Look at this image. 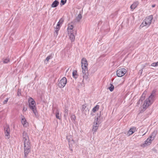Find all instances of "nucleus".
Here are the masks:
<instances>
[{
	"mask_svg": "<svg viewBox=\"0 0 158 158\" xmlns=\"http://www.w3.org/2000/svg\"><path fill=\"white\" fill-rule=\"evenodd\" d=\"M23 143L24 157H26L31 151V143L27 133L24 131L23 133Z\"/></svg>",
	"mask_w": 158,
	"mask_h": 158,
	"instance_id": "1",
	"label": "nucleus"
},
{
	"mask_svg": "<svg viewBox=\"0 0 158 158\" xmlns=\"http://www.w3.org/2000/svg\"><path fill=\"white\" fill-rule=\"evenodd\" d=\"M81 66L82 69V73L81 74V76L83 77L82 81L84 79H87L88 76V62L86 59L85 58H82L81 60Z\"/></svg>",
	"mask_w": 158,
	"mask_h": 158,
	"instance_id": "2",
	"label": "nucleus"
},
{
	"mask_svg": "<svg viewBox=\"0 0 158 158\" xmlns=\"http://www.w3.org/2000/svg\"><path fill=\"white\" fill-rule=\"evenodd\" d=\"M155 96V91H152L151 95L144 101V103L140 107L142 111H144L150 105L152 104Z\"/></svg>",
	"mask_w": 158,
	"mask_h": 158,
	"instance_id": "3",
	"label": "nucleus"
},
{
	"mask_svg": "<svg viewBox=\"0 0 158 158\" xmlns=\"http://www.w3.org/2000/svg\"><path fill=\"white\" fill-rule=\"evenodd\" d=\"M73 23H71L68 24L67 31L70 39L72 42L74 41L75 40V36L73 30Z\"/></svg>",
	"mask_w": 158,
	"mask_h": 158,
	"instance_id": "4",
	"label": "nucleus"
},
{
	"mask_svg": "<svg viewBox=\"0 0 158 158\" xmlns=\"http://www.w3.org/2000/svg\"><path fill=\"white\" fill-rule=\"evenodd\" d=\"M73 23H71L68 24L67 31L70 39L72 42L74 41L75 40V36L73 30Z\"/></svg>",
	"mask_w": 158,
	"mask_h": 158,
	"instance_id": "5",
	"label": "nucleus"
},
{
	"mask_svg": "<svg viewBox=\"0 0 158 158\" xmlns=\"http://www.w3.org/2000/svg\"><path fill=\"white\" fill-rule=\"evenodd\" d=\"M152 19L153 16L152 15H150L147 17L143 20L140 26V27L141 28L144 27H149L151 23Z\"/></svg>",
	"mask_w": 158,
	"mask_h": 158,
	"instance_id": "6",
	"label": "nucleus"
},
{
	"mask_svg": "<svg viewBox=\"0 0 158 158\" xmlns=\"http://www.w3.org/2000/svg\"><path fill=\"white\" fill-rule=\"evenodd\" d=\"M29 106L32 110L36 116L37 115V113L35 107V103L34 100L31 98H29L28 100Z\"/></svg>",
	"mask_w": 158,
	"mask_h": 158,
	"instance_id": "7",
	"label": "nucleus"
},
{
	"mask_svg": "<svg viewBox=\"0 0 158 158\" xmlns=\"http://www.w3.org/2000/svg\"><path fill=\"white\" fill-rule=\"evenodd\" d=\"M127 71L124 68L120 69L117 71V75L118 77H122L126 73Z\"/></svg>",
	"mask_w": 158,
	"mask_h": 158,
	"instance_id": "8",
	"label": "nucleus"
},
{
	"mask_svg": "<svg viewBox=\"0 0 158 158\" xmlns=\"http://www.w3.org/2000/svg\"><path fill=\"white\" fill-rule=\"evenodd\" d=\"M4 133L5 136L7 139H9L10 137V128L9 126L6 124L4 128Z\"/></svg>",
	"mask_w": 158,
	"mask_h": 158,
	"instance_id": "9",
	"label": "nucleus"
},
{
	"mask_svg": "<svg viewBox=\"0 0 158 158\" xmlns=\"http://www.w3.org/2000/svg\"><path fill=\"white\" fill-rule=\"evenodd\" d=\"M67 82V80L66 78L63 77L59 82L58 85L60 88H63L65 86Z\"/></svg>",
	"mask_w": 158,
	"mask_h": 158,
	"instance_id": "10",
	"label": "nucleus"
},
{
	"mask_svg": "<svg viewBox=\"0 0 158 158\" xmlns=\"http://www.w3.org/2000/svg\"><path fill=\"white\" fill-rule=\"evenodd\" d=\"M153 140L152 139H150L149 137L144 142V143L141 144L140 146L143 148H144L146 146L149 145L152 143V141Z\"/></svg>",
	"mask_w": 158,
	"mask_h": 158,
	"instance_id": "11",
	"label": "nucleus"
},
{
	"mask_svg": "<svg viewBox=\"0 0 158 158\" xmlns=\"http://www.w3.org/2000/svg\"><path fill=\"white\" fill-rule=\"evenodd\" d=\"M81 110L82 113L86 115L89 112V110L88 108L86 107V106L85 104L82 105L81 107Z\"/></svg>",
	"mask_w": 158,
	"mask_h": 158,
	"instance_id": "12",
	"label": "nucleus"
},
{
	"mask_svg": "<svg viewBox=\"0 0 158 158\" xmlns=\"http://www.w3.org/2000/svg\"><path fill=\"white\" fill-rule=\"evenodd\" d=\"M21 123L23 125V127H27L28 125V123L24 117V116L21 115Z\"/></svg>",
	"mask_w": 158,
	"mask_h": 158,
	"instance_id": "13",
	"label": "nucleus"
},
{
	"mask_svg": "<svg viewBox=\"0 0 158 158\" xmlns=\"http://www.w3.org/2000/svg\"><path fill=\"white\" fill-rule=\"evenodd\" d=\"M66 138L68 141L69 146H70V144L74 143V141L73 140L72 136L71 135L67 136Z\"/></svg>",
	"mask_w": 158,
	"mask_h": 158,
	"instance_id": "14",
	"label": "nucleus"
},
{
	"mask_svg": "<svg viewBox=\"0 0 158 158\" xmlns=\"http://www.w3.org/2000/svg\"><path fill=\"white\" fill-rule=\"evenodd\" d=\"M100 115H99L97 117H95L94 124L99 125L100 123Z\"/></svg>",
	"mask_w": 158,
	"mask_h": 158,
	"instance_id": "15",
	"label": "nucleus"
},
{
	"mask_svg": "<svg viewBox=\"0 0 158 158\" xmlns=\"http://www.w3.org/2000/svg\"><path fill=\"white\" fill-rule=\"evenodd\" d=\"M136 128L135 127H132L131 128L128 132V134L129 135H131L134 132L136 131Z\"/></svg>",
	"mask_w": 158,
	"mask_h": 158,
	"instance_id": "16",
	"label": "nucleus"
},
{
	"mask_svg": "<svg viewBox=\"0 0 158 158\" xmlns=\"http://www.w3.org/2000/svg\"><path fill=\"white\" fill-rule=\"evenodd\" d=\"M138 2H134L130 6V8L132 10H133L135 8H136L138 4Z\"/></svg>",
	"mask_w": 158,
	"mask_h": 158,
	"instance_id": "17",
	"label": "nucleus"
},
{
	"mask_svg": "<svg viewBox=\"0 0 158 158\" xmlns=\"http://www.w3.org/2000/svg\"><path fill=\"white\" fill-rule=\"evenodd\" d=\"M60 25L57 23L56 28V30H55V32L54 33V35L55 36H57L58 34V31L60 29Z\"/></svg>",
	"mask_w": 158,
	"mask_h": 158,
	"instance_id": "18",
	"label": "nucleus"
},
{
	"mask_svg": "<svg viewBox=\"0 0 158 158\" xmlns=\"http://www.w3.org/2000/svg\"><path fill=\"white\" fill-rule=\"evenodd\" d=\"M59 2L55 0L52 3L51 6L52 7H57L59 4Z\"/></svg>",
	"mask_w": 158,
	"mask_h": 158,
	"instance_id": "19",
	"label": "nucleus"
},
{
	"mask_svg": "<svg viewBox=\"0 0 158 158\" xmlns=\"http://www.w3.org/2000/svg\"><path fill=\"white\" fill-rule=\"evenodd\" d=\"M157 131H154L152 133L151 135H150L149 137L150 138V139H152V140H153L156 137V136L157 134Z\"/></svg>",
	"mask_w": 158,
	"mask_h": 158,
	"instance_id": "20",
	"label": "nucleus"
},
{
	"mask_svg": "<svg viewBox=\"0 0 158 158\" xmlns=\"http://www.w3.org/2000/svg\"><path fill=\"white\" fill-rule=\"evenodd\" d=\"M99 126V125H95L93 124L92 131L94 132V133L95 132L97 131V130L98 129Z\"/></svg>",
	"mask_w": 158,
	"mask_h": 158,
	"instance_id": "21",
	"label": "nucleus"
},
{
	"mask_svg": "<svg viewBox=\"0 0 158 158\" xmlns=\"http://www.w3.org/2000/svg\"><path fill=\"white\" fill-rule=\"evenodd\" d=\"M145 98V96L144 95H143V94L142 95L141 97L140 98V99H139V100L137 104V105H138L140 103V102H141Z\"/></svg>",
	"mask_w": 158,
	"mask_h": 158,
	"instance_id": "22",
	"label": "nucleus"
},
{
	"mask_svg": "<svg viewBox=\"0 0 158 158\" xmlns=\"http://www.w3.org/2000/svg\"><path fill=\"white\" fill-rule=\"evenodd\" d=\"M99 106L98 105H97L95 107H94L93 109V111L94 112H95L96 111H98L99 109Z\"/></svg>",
	"mask_w": 158,
	"mask_h": 158,
	"instance_id": "23",
	"label": "nucleus"
},
{
	"mask_svg": "<svg viewBox=\"0 0 158 158\" xmlns=\"http://www.w3.org/2000/svg\"><path fill=\"white\" fill-rule=\"evenodd\" d=\"M56 118L59 119H60V115L59 114V112L58 110L56 111Z\"/></svg>",
	"mask_w": 158,
	"mask_h": 158,
	"instance_id": "24",
	"label": "nucleus"
},
{
	"mask_svg": "<svg viewBox=\"0 0 158 158\" xmlns=\"http://www.w3.org/2000/svg\"><path fill=\"white\" fill-rule=\"evenodd\" d=\"M10 61L9 58H4L2 59V62L4 63H7Z\"/></svg>",
	"mask_w": 158,
	"mask_h": 158,
	"instance_id": "25",
	"label": "nucleus"
},
{
	"mask_svg": "<svg viewBox=\"0 0 158 158\" xmlns=\"http://www.w3.org/2000/svg\"><path fill=\"white\" fill-rule=\"evenodd\" d=\"M82 18V15L80 13L78 14L76 18V20L78 21L79 22L80 21V20Z\"/></svg>",
	"mask_w": 158,
	"mask_h": 158,
	"instance_id": "26",
	"label": "nucleus"
},
{
	"mask_svg": "<svg viewBox=\"0 0 158 158\" xmlns=\"http://www.w3.org/2000/svg\"><path fill=\"white\" fill-rule=\"evenodd\" d=\"M52 58V57L51 56H47L44 62L47 64L48 63V61L49 60L51 59Z\"/></svg>",
	"mask_w": 158,
	"mask_h": 158,
	"instance_id": "27",
	"label": "nucleus"
},
{
	"mask_svg": "<svg viewBox=\"0 0 158 158\" xmlns=\"http://www.w3.org/2000/svg\"><path fill=\"white\" fill-rule=\"evenodd\" d=\"M110 87H109L108 89H109V90L111 92H112V91H113V90L114 89V86L113 85H112L111 84H110Z\"/></svg>",
	"mask_w": 158,
	"mask_h": 158,
	"instance_id": "28",
	"label": "nucleus"
},
{
	"mask_svg": "<svg viewBox=\"0 0 158 158\" xmlns=\"http://www.w3.org/2000/svg\"><path fill=\"white\" fill-rule=\"evenodd\" d=\"M63 22L64 19H63L61 18V19H60V20L57 23L60 25H61L62 24Z\"/></svg>",
	"mask_w": 158,
	"mask_h": 158,
	"instance_id": "29",
	"label": "nucleus"
},
{
	"mask_svg": "<svg viewBox=\"0 0 158 158\" xmlns=\"http://www.w3.org/2000/svg\"><path fill=\"white\" fill-rule=\"evenodd\" d=\"M151 66L153 67H156L158 66V61L156 63H153L151 64Z\"/></svg>",
	"mask_w": 158,
	"mask_h": 158,
	"instance_id": "30",
	"label": "nucleus"
},
{
	"mask_svg": "<svg viewBox=\"0 0 158 158\" xmlns=\"http://www.w3.org/2000/svg\"><path fill=\"white\" fill-rule=\"evenodd\" d=\"M64 116L65 117L68 115V110L67 109H65L64 111Z\"/></svg>",
	"mask_w": 158,
	"mask_h": 158,
	"instance_id": "31",
	"label": "nucleus"
},
{
	"mask_svg": "<svg viewBox=\"0 0 158 158\" xmlns=\"http://www.w3.org/2000/svg\"><path fill=\"white\" fill-rule=\"evenodd\" d=\"M66 0H61V5H64L66 2Z\"/></svg>",
	"mask_w": 158,
	"mask_h": 158,
	"instance_id": "32",
	"label": "nucleus"
},
{
	"mask_svg": "<svg viewBox=\"0 0 158 158\" xmlns=\"http://www.w3.org/2000/svg\"><path fill=\"white\" fill-rule=\"evenodd\" d=\"M77 74V71H74L73 72V77H75V78H76L75 76Z\"/></svg>",
	"mask_w": 158,
	"mask_h": 158,
	"instance_id": "33",
	"label": "nucleus"
},
{
	"mask_svg": "<svg viewBox=\"0 0 158 158\" xmlns=\"http://www.w3.org/2000/svg\"><path fill=\"white\" fill-rule=\"evenodd\" d=\"M71 118L72 120H75L76 119V116L72 114L71 116Z\"/></svg>",
	"mask_w": 158,
	"mask_h": 158,
	"instance_id": "34",
	"label": "nucleus"
},
{
	"mask_svg": "<svg viewBox=\"0 0 158 158\" xmlns=\"http://www.w3.org/2000/svg\"><path fill=\"white\" fill-rule=\"evenodd\" d=\"M21 90L20 89H18L17 94L18 96H19L21 95Z\"/></svg>",
	"mask_w": 158,
	"mask_h": 158,
	"instance_id": "35",
	"label": "nucleus"
},
{
	"mask_svg": "<svg viewBox=\"0 0 158 158\" xmlns=\"http://www.w3.org/2000/svg\"><path fill=\"white\" fill-rule=\"evenodd\" d=\"M8 98H7L6 100H5L3 102V103L4 104H6L7 103V102L8 101Z\"/></svg>",
	"mask_w": 158,
	"mask_h": 158,
	"instance_id": "36",
	"label": "nucleus"
},
{
	"mask_svg": "<svg viewBox=\"0 0 158 158\" xmlns=\"http://www.w3.org/2000/svg\"><path fill=\"white\" fill-rule=\"evenodd\" d=\"M143 73V69H140L139 70V73L140 74V75H141Z\"/></svg>",
	"mask_w": 158,
	"mask_h": 158,
	"instance_id": "37",
	"label": "nucleus"
},
{
	"mask_svg": "<svg viewBox=\"0 0 158 158\" xmlns=\"http://www.w3.org/2000/svg\"><path fill=\"white\" fill-rule=\"evenodd\" d=\"M147 65H148V64L147 63H146L144 64L143 65V66L142 69L144 68Z\"/></svg>",
	"mask_w": 158,
	"mask_h": 158,
	"instance_id": "38",
	"label": "nucleus"
},
{
	"mask_svg": "<svg viewBox=\"0 0 158 158\" xmlns=\"http://www.w3.org/2000/svg\"><path fill=\"white\" fill-rule=\"evenodd\" d=\"M27 110V108L24 107L23 109V111L24 112L26 111Z\"/></svg>",
	"mask_w": 158,
	"mask_h": 158,
	"instance_id": "39",
	"label": "nucleus"
},
{
	"mask_svg": "<svg viewBox=\"0 0 158 158\" xmlns=\"http://www.w3.org/2000/svg\"><path fill=\"white\" fill-rule=\"evenodd\" d=\"M155 6H156V5L155 4H154V5H152V7H154Z\"/></svg>",
	"mask_w": 158,
	"mask_h": 158,
	"instance_id": "40",
	"label": "nucleus"
},
{
	"mask_svg": "<svg viewBox=\"0 0 158 158\" xmlns=\"http://www.w3.org/2000/svg\"><path fill=\"white\" fill-rule=\"evenodd\" d=\"M69 69H67V72L68 71V70Z\"/></svg>",
	"mask_w": 158,
	"mask_h": 158,
	"instance_id": "41",
	"label": "nucleus"
},
{
	"mask_svg": "<svg viewBox=\"0 0 158 158\" xmlns=\"http://www.w3.org/2000/svg\"><path fill=\"white\" fill-rule=\"evenodd\" d=\"M71 151H72V150H72V149H71Z\"/></svg>",
	"mask_w": 158,
	"mask_h": 158,
	"instance_id": "42",
	"label": "nucleus"
}]
</instances>
